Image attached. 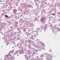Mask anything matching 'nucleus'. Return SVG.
Masks as SVG:
<instances>
[{"label": "nucleus", "instance_id": "nucleus-1", "mask_svg": "<svg viewBox=\"0 0 60 60\" xmlns=\"http://www.w3.org/2000/svg\"><path fill=\"white\" fill-rule=\"evenodd\" d=\"M49 54L48 56V60H52V57H51V55L49 56Z\"/></svg>", "mask_w": 60, "mask_h": 60}, {"label": "nucleus", "instance_id": "nucleus-2", "mask_svg": "<svg viewBox=\"0 0 60 60\" xmlns=\"http://www.w3.org/2000/svg\"><path fill=\"white\" fill-rule=\"evenodd\" d=\"M30 58V56L29 55H28V56H27V59H29Z\"/></svg>", "mask_w": 60, "mask_h": 60}, {"label": "nucleus", "instance_id": "nucleus-3", "mask_svg": "<svg viewBox=\"0 0 60 60\" xmlns=\"http://www.w3.org/2000/svg\"><path fill=\"white\" fill-rule=\"evenodd\" d=\"M41 59H43V58H41L40 57H39L38 58V60H41Z\"/></svg>", "mask_w": 60, "mask_h": 60}, {"label": "nucleus", "instance_id": "nucleus-4", "mask_svg": "<svg viewBox=\"0 0 60 60\" xmlns=\"http://www.w3.org/2000/svg\"><path fill=\"white\" fill-rule=\"evenodd\" d=\"M41 49H44V46H43L42 47H41Z\"/></svg>", "mask_w": 60, "mask_h": 60}, {"label": "nucleus", "instance_id": "nucleus-5", "mask_svg": "<svg viewBox=\"0 0 60 60\" xmlns=\"http://www.w3.org/2000/svg\"><path fill=\"white\" fill-rule=\"evenodd\" d=\"M41 57H44V55L43 54H42L41 56Z\"/></svg>", "mask_w": 60, "mask_h": 60}, {"label": "nucleus", "instance_id": "nucleus-6", "mask_svg": "<svg viewBox=\"0 0 60 60\" xmlns=\"http://www.w3.org/2000/svg\"><path fill=\"white\" fill-rule=\"evenodd\" d=\"M44 18H43L42 19H41V20L42 21H44Z\"/></svg>", "mask_w": 60, "mask_h": 60}, {"label": "nucleus", "instance_id": "nucleus-7", "mask_svg": "<svg viewBox=\"0 0 60 60\" xmlns=\"http://www.w3.org/2000/svg\"><path fill=\"white\" fill-rule=\"evenodd\" d=\"M5 17L6 18H8V16L7 15H5Z\"/></svg>", "mask_w": 60, "mask_h": 60}, {"label": "nucleus", "instance_id": "nucleus-8", "mask_svg": "<svg viewBox=\"0 0 60 60\" xmlns=\"http://www.w3.org/2000/svg\"><path fill=\"white\" fill-rule=\"evenodd\" d=\"M23 31L24 32H26V29H24Z\"/></svg>", "mask_w": 60, "mask_h": 60}, {"label": "nucleus", "instance_id": "nucleus-9", "mask_svg": "<svg viewBox=\"0 0 60 60\" xmlns=\"http://www.w3.org/2000/svg\"><path fill=\"white\" fill-rule=\"evenodd\" d=\"M33 55H35V52H34L33 53Z\"/></svg>", "mask_w": 60, "mask_h": 60}, {"label": "nucleus", "instance_id": "nucleus-10", "mask_svg": "<svg viewBox=\"0 0 60 60\" xmlns=\"http://www.w3.org/2000/svg\"><path fill=\"white\" fill-rule=\"evenodd\" d=\"M36 57L37 59H38V58L39 57L38 56H36Z\"/></svg>", "mask_w": 60, "mask_h": 60}, {"label": "nucleus", "instance_id": "nucleus-11", "mask_svg": "<svg viewBox=\"0 0 60 60\" xmlns=\"http://www.w3.org/2000/svg\"><path fill=\"white\" fill-rule=\"evenodd\" d=\"M19 53L20 54H21V52H19Z\"/></svg>", "mask_w": 60, "mask_h": 60}, {"label": "nucleus", "instance_id": "nucleus-12", "mask_svg": "<svg viewBox=\"0 0 60 60\" xmlns=\"http://www.w3.org/2000/svg\"><path fill=\"white\" fill-rule=\"evenodd\" d=\"M38 54V53H35V54H36V55H37Z\"/></svg>", "mask_w": 60, "mask_h": 60}, {"label": "nucleus", "instance_id": "nucleus-13", "mask_svg": "<svg viewBox=\"0 0 60 60\" xmlns=\"http://www.w3.org/2000/svg\"><path fill=\"white\" fill-rule=\"evenodd\" d=\"M31 60H34V59H32Z\"/></svg>", "mask_w": 60, "mask_h": 60}, {"label": "nucleus", "instance_id": "nucleus-14", "mask_svg": "<svg viewBox=\"0 0 60 60\" xmlns=\"http://www.w3.org/2000/svg\"><path fill=\"white\" fill-rule=\"evenodd\" d=\"M14 51H12V52H13Z\"/></svg>", "mask_w": 60, "mask_h": 60}, {"label": "nucleus", "instance_id": "nucleus-15", "mask_svg": "<svg viewBox=\"0 0 60 60\" xmlns=\"http://www.w3.org/2000/svg\"><path fill=\"white\" fill-rule=\"evenodd\" d=\"M11 59H12V60H13V59H12V58Z\"/></svg>", "mask_w": 60, "mask_h": 60}]
</instances>
